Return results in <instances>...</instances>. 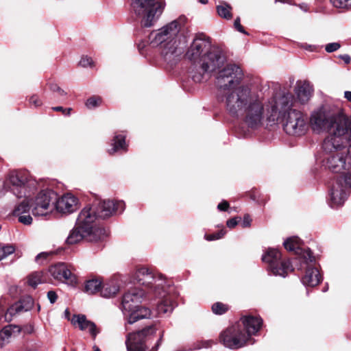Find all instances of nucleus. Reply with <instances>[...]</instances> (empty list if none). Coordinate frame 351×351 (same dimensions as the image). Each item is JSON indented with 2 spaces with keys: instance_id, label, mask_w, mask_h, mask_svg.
I'll return each instance as SVG.
<instances>
[{
  "instance_id": "f257e3e1",
  "label": "nucleus",
  "mask_w": 351,
  "mask_h": 351,
  "mask_svg": "<svg viewBox=\"0 0 351 351\" xmlns=\"http://www.w3.org/2000/svg\"><path fill=\"white\" fill-rule=\"evenodd\" d=\"M244 74L236 64H228L219 71L216 82L224 95L225 108L232 117L252 130L262 128L266 121L278 122L289 107L290 93L276 95L266 103L263 97L252 93L247 85H241Z\"/></svg>"
},
{
  "instance_id": "f03ea898",
  "label": "nucleus",
  "mask_w": 351,
  "mask_h": 351,
  "mask_svg": "<svg viewBox=\"0 0 351 351\" xmlns=\"http://www.w3.org/2000/svg\"><path fill=\"white\" fill-rule=\"evenodd\" d=\"M310 123L314 132L328 133L322 144L326 152L337 151L351 141V121L341 114H331L320 108L311 114Z\"/></svg>"
},
{
  "instance_id": "7ed1b4c3",
  "label": "nucleus",
  "mask_w": 351,
  "mask_h": 351,
  "mask_svg": "<svg viewBox=\"0 0 351 351\" xmlns=\"http://www.w3.org/2000/svg\"><path fill=\"white\" fill-rule=\"evenodd\" d=\"M134 280L139 286H143L136 288L144 290L145 295H153L160 299L156 308L159 316L170 314L173 311L177 303L165 289L166 282L162 275H156L149 269L141 267L136 269Z\"/></svg>"
},
{
  "instance_id": "20e7f679",
  "label": "nucleus",
  "mask_w": 351,
  "mask_h": 351,
  "mask_svg": "<svg viewBox=\"0 0 351 351\" xmlns=\"http://www.w3.org/2000/svg\"><path fill=\"white\" fill-rule=\"evenodd\" d=\"M145 295V291L132 288L126 292L122 299L121 309L127 317V323L132 324L141 319L150 318L152 311L149 308L139 306Z\"/></svg>"
},
{
  "instance_id": "39448f33",
  "label": "nucleus",
  "mask_w": 351,
  "mask_h": 351,
  "mask_svg": "<svg viewBox=\"0 0 351 351\" xmlns=\"http://www.w3.org/2000/svg\"><path fill=\"white\" fill-rule=\"evenodd\" d=\"M204 53L201 59V69L202 73L192 75L193 80L200 82L203 79V74L211 73L221 68L227 61V54L221 45H204Z\"/></svg>"
},
{
  "instance_id": "423d86ee",
  "label": "nucleus",
  "mask_w": 351,
  "mask_h": 351,
  "mask_svg": "<svg viewBox=\"0 0 351 351\" xmlns=\"http://www.w3.org/2000/svg\"><path fill=\"white\" fill-rule=\"evenodd\" d=\"M293 95L291 93V99L289 107L285 110L278 121L282 122L284 131L289 135L302 136L308 129V117L300 110L291 109Z\"/></svg>"
},
{
  "instance_id": "0eeeda50",
  "label": "nucleus",
  "mask_w": 351,
  "mask_h": 351,
  "mask_svg": "<svg viewBox=\"0 0 351 351\" xmlns=\"http://www.w3.org/2000/svg\"><path fill=\"white\" fill-rule=\"evenodd\" d=\"M165 7L164 0H132V8L134 13L142 18L145 27H151L162 14Z\"/></svg>"
},
{
  "instance_id": "6e6552de",
  "label": "nucleus",
  "mask_w": 351,
  "mask_h": 351,
  "mask_svg": "<svg viewBox=\"0 0 351 351\" xmlns=\"http://www.w3.org/2000/svg\"><path fill=\"white\" fill-rule=\"evenodd\" d=\"M35 182L29 179V173L23 171H12L8 175L3 182L6 191H10L16 197L21 198L30 195Z\"/></svg>"
},
{
  "instance_id": "1a4fd4ad",
  "label": "nucleus",
  "mask_w": 351,
  "mask_h": 351,
  "mask_svg": "<svg viewBox=\"0 0 351 351\" xmlns=\"http://www.w3.org/2000/svg\"><path fill=\"white\" fill-rule=\"evenodd\" d=\"M351 189L349 176H337L328 190V204L332 208L341 206L348 198Z\"/></svg>"
},
{
  "instance_id": "9d476101",
  "label": "nucleus",
  "mask_w": 351,
  "mask_h": 351,
  "mask_svg": "<svg viewBox=\"0 0 351 351\" xmlns=\"http://www.w3.org/2000/svg\"><path fill=\"white\" fill-rule=\"evenodd\" d=\"M219 341L225 347L232 350L254 343L249 339L240 322L223 330L219 335Z\"/></svg>"
},
{
  "instance_id": "9b49d317",
  "label": "nucleus",
  "mask_w": 351,
  "mask_h": 351,
  "mask_svg": "<svg viewBox=\"0 0 351 351\" xmlns=\"http://www.w3.org/2000/svg\"><path fill=\"white\" fill-rule=\"evenodd\" d=\"M315 259L311 252L300 256L295 263V267L298 270H305V274L302 278V282L305 286L315 287L322 280L319 270L315 267Z\"/></svg>"
},
{
  "instance_id": "f8f14e48",
  "label": "nucleus",
  "mask_w": 351,
  "mask_h": 351,
  "mask_svg": "<svg viewBox=\"0 0 351 351\" xmlns=\"http://www.w3.org/2000/svg\"><path fill=\"white\" fill-rule=\"evenodd\" d=\"M187 19L180 16L157 32L150 34L151 44H169L172 43L177 34L184 27Z\"/></svg>"
},
{
  "instance_id": "ddd939ff",
  "label": "nucleus",
  "mask_w": 351,
  "mask_h": 351,
  "mask_svg": "<svg viewBox=\"0 0 351 351\" xmlns=\"http://www.w3.org/2000/svg\"><path fill=\"white\" fill-rule=\"evenodd\" d=\"M262 261L268 264L269 269L275 276L285 278L294 269L290 260L282 259L281 253L275 248H269L263 255Z\"/></svg>"
},
{
  "instance_id": "4468645a",
  "label": "nucleus",
  "mask_w": 351,
  "mask_h": 351,
  "mask_svg": "<svg viewBox=\"0 0 351 351\" xmlns=\"http://www.w3.org/2000/svg\"><path fill=\"white\" fill-rule=\"evenodd\" d=\"M58 194L52 189L41 190L34 198L30 199L32 213L34 216L46 215L54 208Z\"/></svg>"
},
{
  "instance_id": "2eb2a0df",
  "label": "nucleus",
  "mask_w": 351,
  "mask_h": 351,
  "mask_svg": "<svg viewBox=\"0 0 351 351\" xmlns=\"http://www.w3.org/2000/svg\"><path fill=\"white\" fill-rule=\"evenodd\" d=\"M156 331L153 326H149L141 330L129 333L125 341L128 351H145L147 338L154 335Z\"/></svg>"
},
{
  "instance_id": "dca6fc26",
  "label": "nucleus",
  "mask_w": 351,
  "mask_h": 351,
  "mask_svg": "<svg viewBox=\"0 0 351 351\" xmlns=\"http://www.w3.org/2000/svg\"><path fill=\"white\" fill-rule=\"evenodd\" d=\"M106 236L107 233L105 229H97L95 233L92 234L83 227H80V226L75 223V226L70 231L66 239V243L69 245H73L80 242L84 239H86L90 241L96 242L103 239Z\"/></svg>"
},
{
  "instance_id": "f3484780",
  "label": "nucleus",
  "mask_w": 351,
  "mask_h": 351,
  "mask_svg": "<svg viewBox=\"0 0 351 351\" xmlns=\"http://www.w3.org/2000/svg\"><path fill=\"white\" fill-rule=\"evenodd\" d=\"M99 218L106 219L117 213H121L125 209L123 201L110 199L96 200L93 204Z\"/></svg>"
},
{
  "instance_id": "a211bd4d",
  "label": "nucleus",
  "mask_w": 351,
  "mask_h": 351,
  "mask_svg": "<svg viewBox=\"0 0 351 351\" xmlns=\"http://www.w3.org/2000/svg\"><path fill=\"white\" fill-rule=\"evenodd\" d=\"M99 218L96 210L94 209L92 204L84 207L78 215L76 223L80 227H83L92 234L96 232L97 229H104L102 227L97 226L95 221Z\"/></svg>"
},
{
  "instance_id": "6ab92c4d",
  "label": "nucleus",
  "mask_w": 351,
  "mask_h": 351,
  "mask_svg": "<svg viewBox=\"0 0 351 351\" xmlns=\"http://www.w3.org/2000/svg\"><path fill=\"white\" fill-rule=\"evenodd\" d=\"M324 165L333 173H340L343 176L347 171V157L341 152L330 154L324 160Z\"/></svg>"
},
{
  "instance_id": "aec40b11",
  "label": "nucleus",
  "mask_w": 351,
  "mask_h": 351,
  "mask_svg": "<svg viewBox=\"0 0 351 351\" xmlns=\"http://www.w3.org/2000/svg\"><path fill=\"white\" fill-rule=\"evenodd\" d=\"M54 279L69 285H74L77 282V278L72 274L64 263H59L51 266L49 270Z\"/></svg>"
},
{
  "instance_id": "412c9836",
  "label": "nucleus",
  "mask_w": 351,
  "mask_h": 351,
  "mask_svg": "<svg viewBox=\"0 0 351 351\" xmlns=\"http://www.w3.org/2000/svg\"><path fill=\"white\" fill-rule=\"evenodd\" d=\"M54 208L59 213L69 214L77 208V199L70 193H66L55 201Z\"/></svg>"
},
{
  "instance_id": "4be33fe9",
  "label": "nucleus",
  "mask_w": 351,
  "mask_h": 351,
  "mask_svg": "<svg viewBox=\"0 0 351 351\" xmlns=\"http://www.w3.org/2000/svg\"><path fill=\"white\" fill-rule=\"evenodd\" d=\"M34 304V300L31 296L25 295L22 297L18 302L13 304L7 310L5 315V319L11 320V317L16 314L31 310Z\"/></svg>"
},
{
  "instance_id": "5701e85b",
  "label": "nucleus",
  "mask_w": 351,
  "mask_h": 351,
  "mask_svg": "<svg viewBox=\"0 0 351 351\" xmlns=\"http://www.w3.org/2000/svg\"><path fill=\"white\" fill-rule=\"evenodd\" d=\"M241 326L252 341L251 336L255 335L261 328L263 320L260 317L252 315L243 316L241 318Z\"/></svg>"
},
{
  "instance_id": "b1692460",
  "label": "nucleus",
  "mask_w": 351,
  "mask_h": 351,
  "mask_svg": "<svg viewBox=\"0 0 351 351\" xmlns=\"http://www.w3.org/2000/svg\"><path fill=\"white\" fill-rule=\"evenodd\" d=\"M283 245L287 250L295 252V257L293 258V264L294 266L300 256H303L304 253L311 252L308 248L306 250L303 249L301 247L300 239L295 237L288 238L284 241Z\"/></svg>"
},
{
  "instance_id": "393cba45",
  "label": "nucleus",
  "mask_w": 351,
  "mask_h": 351,
  "mask_svg": "<svg viewBox=\"0 0 351 351\" xmlns=\"http://www.w3.org/2000/svg\"><path fill=\"white\" fill-rule=\"evenodd\" d=\"M313 87L308 82H298L295 88L297 98L301 104L306 103L312 96Z\"/></svg>"
},
{
  "instance_id": "a878e982",
  "label": "nucleus",
  "mask_w": 351,
  "mask_h": 351,
  "mask_svg": "<svg viewBox=\"0 0 351 351\" xmlns=\"http://www.w3.org/2000/svg\"><path fill=\"white\" fill-rule=\"evenodd\" d=\"M72 323L75 325L77 324L82 330L88 329L93 337H95L98 333L96 325L93 322L87 320L84 315H74L72 319Z\"/></svg>"
},
{
  "instance_id": "bb28decb",
  "label": "nucleus",
  "mask_w": 351,
  "mask_h": 351,
  "mask_svg": "<svg viewBox=\"0 0 351 351\" xmlns=\"http://www.w3.org/2000/svg\"><path fill=\"white\" fill-rule=\"evenodd\" d=\"M21 331L20 326L16 325H8L5 326L0 331V347L2 348L8 344L12 336H14Z\"/></svg>"
},
{
  "instance_id": "cd10ccee",
  "label": "nucleus",
  "mask_w": 351,
  "mask_h": 351,
  "mask_svg": "<svg viewBox=\"0 0 351 351\" xmlns=\"http://www.w3.org/2000/svg\"><path fill=\"white\" fill-rule=\"evenodd\" d=\"M204 53V45H189L187 48L185 58L192 62L195 63L197 61L201 62L202 56Z\"/></svg>"
},
{
  "instance_id": "c85d7f7f",
  "label": "nucleus",
  "mask_w": 351,
  "mask_h": 351,
  "mask_svg": "<svg viewBox=\"0 0 351 351\" xmlns=\"http://www.w3.org/2000/svg\"><path fill=\"white\" fill-rule=\"evenodd\" d=\"M162 47L161 53L164 57L165 60L168 62H173L176 60V58L179 57L182 51L178 49L176 45H160Z\"/></svg>"
},
{
  "instance_id": "c756f323",
  "label": "nucleus",
  "mask_w": 351,
  "mask_h": 351,
  "mask_svg": "<svg viewBox=\"0 0 351 351\" xmlns=\"http://www.w3.org/2000/svg\"><path fill=\"white\" fill-rule=\"evenodd\" d=\"M119 291V286L114 281L104 284L101 289V295L104 298L114 296Z\"/></svg>"
},
{
  "instance_id": "7c9ffc66",
  "label": "nucleus",
  "mask_w": 351,
  "mask_h": 351,
  "mask_svg": "<svg viewBox=\"0 0 351 351\" xmlns=\"http://www.w3.org/2000/svg\"><path fill=\"white\" fill-rule=\"evenodd\" d=\"M113 147L109 150V154H112L114 152L123 149L127 150L125 145V136L121 134L116 135L113 139Z\"/></svg>"
},
{
  "instance_id": "2f4dec72",
  "label": "nucleus",
  "mask_w": 351,
  "mask_h": 351,
  "mask_svg": "<svg viewBox=\"0 0 351 351\" xmlns=\"http://www.w3.org/2000/svg\"><path fill=\"white\" fill-rule=\"evenodd\" d=\"M101 281L98 279H91L86 282L84 291L88 294H94L101 291Z\"/></svg>"
},
{
  "instance_id": "473e14b6",
  "label": "nucleus",
  "mask_w": 351,
  "mask_h": 351,
  "mask_svg": "<svg viewBox=\"0 0 351 351\" xmlns=\"http://www.w3.org/2000/svg\"><path fill=\"white\" fill-rule=\"evenodd\" d=\"M29 196L24 197L25 199L14 209L13 215L19 216L29 213L31 208L30 199H28Z\"/></svg>"
},
{
  "instance_id": "72a5a7b5",
  "label": "nucleus",
  "mask_w": 351,
  "mask_h": 351,
  "mask_svg": "<svg viewBox=\"0 0 351 351\" xmlns=\"http://www.w3.org/2000/svg\"><path fill=\"white\" fill-rule=\"evenodd\" d=\"M45 278L43 271H36L31 274L28 278V284L33 288H36L38 285L43 283Z\"/></svg>"
},
{
  "instance_id": "f704fd0d",
  "label": "nucleus",
  "mask_w": 351,
  "mask_h": 351,
  "mask_svg": "<svg viewBox=\"0 0 351 351\" xmlns=\"http://www.w3.org/2000/svg\"><path fill=\"white\" fill-rule=\"evenodd\" d=\"M231 10L232 8L226 3L217 6V11L218 14L221 17L226 19H230L232 18Z\"/></svg>"
},
{
  "instance_id": "c9c22d12",
  "label": "nucleus",
  "mask_w": 351,
  "mask_h": 351,
  "mask_svg": "<svg viewBox=\"0 0 351 351\" xmlns=\"http://www.w3.org/2000/svg\"><path fill=\"white\" fill-rule=\"evenodd\" d=\"M15 251V247L13 245L0 244V261L12 254Z\"/></svg>"
},
{
  "instance_id": "e433bc0d",
  "label": "nucleus",
  "mask_w": 351,
  "mask_h": 351,
  "mask_svg": "<svg viewBox=\"0 0 351 351\" xmlns=\"http://www.w3.org/2000/svg\"><path fill=\"white\" fill-rule=\"evenodd\" d=\"M229 310L227 304L217 302L213 304L212 311L216 315H223Z\"/></svg>"
},
{
  "instance_id": "4c0bfd02",
  "label": "nucleus",
  "mask_w": 351,
  "mask_h": 351,
  "mask_svg": "<svg viewBox=\"0 0 351 351\" xmlns=\"http://www.w3.org/2000/svg\"><path fill=\"white\" fill-rule=\"evenodd\" d=\"M330 2L338 8L348 9L351 8V0H330Z\"/></svg>"
},
{
  "instance_id": "58836bf2",
  "label": "nucleus",
  "mask_w": 351,
  "mask_h": 351,
  "mask_svg": "<svg viewBox=\"0 0 351 351\" xmlns=\"http://www.w3.org/2000/svg\"><path fill=\"white\" fill-rule=\"evenodd\" d=\"M101 99L99 97H91L87 99L86 106L88 108L92 109L100 105Z\"/></svg>"
},
{
  "instance_id": "ea45409f",
  "label": "nucleus",
  "mask_w": 351,
  "mask_h": 351,
  "mask_svg": "<svg viewBox=\"0 0 351 351\" xmlns=\"http://www.w3.org/2000/svg\"><path fill=\"white\" fill-rule=\"evenodd\" d=\"M198 42H202V43H210L211 39L209 36H208L207 35H206L204 33H197L195 34L194 38L193 39L192 44H195L196 43H198Z\"/></svg>"
},
{
  "instance_id": "a19ab883",
  "label": "nucleus",
  "mask_w": 351,
  "mask_h": 351,
  "mask_svg": "<svg viewBox=\"0 0 351 351\" xmlns=\"http://www.w3.org/2000/svg\"><path fill=\"white\" fill-rule=\"evenodd\" d=\"M226 234V231L224 230H221L216 233L206 234V239L208 241H213L216 239H219L222 238Z\"/></svg>"
},
{
  "instance_id": "79ce46f5",
  "label": "nucleus",
  "mask_w": 351,
  "mask_h": 351,
  "mask_svg": "<svg viewBox=\"0 0 351 351\" xmlns=\"http://www.w3.org/2000/svg\"><path fill=\"white\" fill-rule=\"evenodd\" d=\"M346 157H347V165L348 167H347V171L345 175L349 176L351 178V144L349 145L348 148L347 149L346 152Z\"/></svg>"
},
{
  "instance_id": "37998d69",
  "label": "nucleus",
  "mask_w": 351,
  "mask_h": 351,
  "mask_svg": "<svg viewBox=\"0 0 351 351\" xmlns=\"http://www.w3.org/2000/svg\"><path fill=\"white\" fill-rule=\"evenodd\" d=\"M17 217L19 221L24 225H30L32 223V217L29 214L21 215Z\"/></svg>"
},
{
  "instance_id": "c03bdc74",
  "label": "nucleus",
  "mask_w": 351,
  "mask_h": 351,
  "mask_svg": "<svg viewBox=\"0 0 351 351\" xmlns=\"http://www.w3.org/2000/svg\"><path fill=\"white\" fill-rule=\"evenodd\" d=\"M50 254L51 253L49 252H41L36 256L35 261L38 264H43V261L47 260Z\"/></svg>"
},
{
  "instance_id": "a18cd8bd",
  "label": "nucleus",
  "mask_w": 351,
  "mask_h": 351,
  "mask_svg": "<svg viewBox=\"0 0 351 351\" xmlns=\"http://www.w3.org/2000/svg\"><path fill=\"white\" fill-rule=\"evenodd\" d=\"M93 64L92 58L88 56H82L80 61V64L83 67H86L88 66H92Z\"/></svg>"
},
{
  "instance_id": "49530a36",
  "label": "nucleus",
  "mask_w": 351,
  "mask_h": 351,
  "mask_svg": "<svg viewBox=\"0 0 351 351\" xmlns=\"http://www.w3.org/2000/svg\"><path fill=\"white\" fill-rule=\"evenodd\" d=\"M51 109L54 111L62 112L64 115H69L72 110L71 108H64L62 106L53 107Z\"/></svg>"
},
{
  "instance_id": "de8ad7c7",
  "label": "nucleus",
  "mask_w": 351,
  "mask_h": 351,
  "mask_svg": "<svg viewBox=\"0 0 351 351\" xmlns=\"http://www.w3.org/2000/svg\"><path fill=\"white\" fill-rule=\"evenodd\" d=\"M29 103L32 105H34L35 107L40 106L42 104L41 101L39 99L38 97L36 95H33L29 99Z\"/></svg>"
},
{
  "instance_id": "09e8293b",
  "label": "nucleus",
  "mask_w": 351,
  "mask_h": 351,
  "mask_svg": "<svg viewBox=\"0 0 351 351\" xmlns=\"http://www.w3.org/2000/svg\"><path fill=\"white\" fill-rule=\"evenodd\" d=\"M47 298L51 304H54L58 298L56 293L53 291H49L47 293Z\"/></svg>"
},
{
  "instance_id": "8fccbe9b",
  "label": "nucleus",
  "mask_w": 351,
  "mask_h": 351,
  "mask_svg": "<svg viewBox=\"0 0 351 351\" xmlns=\"http://www.w3.org/2000/svg\"><path fill=\"white\" fill-rule=\"evenodd\" d=\"M238 219H241L240 217L239 218L234 217V218H232V219L228 220L227 223H226L227 226L230 228H234L239 222Z\"/></svg>"
},
{
  "instance_id": "3c124183",
  "label": "nucleus",
  "mask_w": 351,
  "mask_h": 351,
  "mask_svg": "<svg viewBox=\"0 0 351 351\" xmlns=\"http://www.w3.org/2000/svg\"><path fill=\"white\" fill-rule=\"evenodd\" d=\"M234 26L235 29H237L239 32L244 33V34L245 33L243 26L241 25V22H240V19L239 18H237L234 20Z\"/></svg>"
},
{
  "instance_id": "603ef678",
  "label": "nucleus",
  "mask_w": 351,
  "mask_h": 351,
  "mask_svg": "<svg viewBox=\"0 0 351 351\" xmlns=\"http://www.w3.org/2000/svg\"><path fill=\"white\" fill-rule=\"evenodd\" d=\"M251 219H250V215H245L243 217V219L242 221V226L243 228H246V227H248L250 226V223H251Z\"/></svg>"
},
{
  "instance_id": "864d4df0",
  "label": "nucleus",
  "mask_w": 351,
  "mask_h": 351,
  "mask_svg": "<svg viewBox=\"0 0 351 351\" xmlns=\"http://www.w3.org/2000/svg\"><path fill=\"white\" fill-rule=\"evenodd\" d=\"M229 207V204L226 201H223L221 203H219L217 206V208L221 211H225Z\"/></svg>"
},
{
  "instance_id": "5fc2aeb1",
  "label": "nucleus",
  "mask_w": 351,
  "mask_h": 351,
  "mask_svg": "<svg viewBox=\"0 0 351 351\" xmlns=\"http://www.w3.org/2000/svg\"><path fill=\"white\" fill-rule=\"evenodd\" d=\"M341 45H326L325 50L328 53H331L339 49Z\"/></svg>"
},
{
  "instance_id": "6e6d98bb",
  "label": "nucleus",
  "mask_w": 351,
  "mask_h": 351,
  "mask_svg": "<svg viewBox=\"0 0 351 351\" xmlns=\"http://www.w3.org/2000/svg\"><path fill=\"white\" fill-rule=\"evenodd\" d=\"M213 341H210V340H208V341H202L200 342L201 343V346L198 347V348H210L211 347L212 344H213Z\"/></svg>"
},
{
  "instance_id": "4d7b16f0",
  "label": "nucleus",
  "mask_w": 351,
  "mask_h": 351,
  "mask_svg": "<svg viewBox=\"0 0 351 351\" xmlns=\"http://www.w3.org/2000/svg\"><path fill=\"white\" fill-rule=\"evenodd\" d=\"M304 50L308 51H314L316 50V45H302Z\"/></svg>"
},
{
  "instance_id": "13d9d810",
  "label": "nucleus",
  "mask_w": 351,
  "mask_h": 351,
  "mask_svg": "<svg viewBox=\"0 0 351 351\" xmlns=\"http://www.w3.org/2000/svg\"><path fill=\"white\" fill-rule=\"evenodd\" d=\"M49 88L53 92H57L60 90V87L56 84H50Z\"/></svg>"
},
{
  "instance_id": "bf43d9fd",
  "label": "nucleus",
  "mask_w": 351,
  "mask_h": 351,
  "mask_svg": "<svg viewBox=\"0 0 351 351\" xmlns=\"http://www.w3.org/2000/svg\"><path fill=\"white\" fill-rule=\"evenodd\" d=\"M341 59L345 62L346 64H349L351 61V58L349 55H343L341 56Z\"/></svg>"
},
{
  "instance_id": "052dcab7",
  "label": "nucleus",
  "mask_w": 351,
  "mask_h": 351,
  "mask_svg": "<svg viewBox=\"0 0 351 351\" xmlns=\"http://www.w3.org/2000/svg\"><path fill=\"white\" fill-rule=\"evenodd\" d=\"M344 97L350 102H351V91H345Z\"/></svg>"
},
{
  "instance_id": "680f3d73",
  "label": "nucleus",
  "mask_w": 351,
  "mask_h": 351,
  "mask_svg": "<svg viewBox=\"0 0 351 351\" xmlns=\"http://www.w3.org/2000/svg\"><path fill=\"white\" fill-rule=\"evenodd\" d=\"M57 92L58 93L59 95H60V96H64L66 95L65 91L60 88V90H58Z\"/></svg>"
},
{
  "instance_id": "e2e57ef3",
  "label": "nucleus",
  "mask_w": 351,
  "mask_h": 351,
  "mask_svg": "<svg viewBox=\"0 0 351 351\" xmlns=\"http://www.w3.org/2000/svg\"><path fill=\"white\" fill-rule=\"evenodd\" d=\"M138 51H139V52H140L142 55H143V49L145 48V47H146V45H142V46H141V45H138Z\"/></svg>"
},
{
  "instance_id": "0e129e2a",
  "label": "nucleus",
  "mask_w": 351,
  "mask_h": 351,
  "mask_svg": "<svg viewBox=\"0 0 351 351\" xmlns=\"http://www.w3.org/2000/svg\"><path fill=\"white\" fill-rule=\"evenodd\" d=\"M33 330V328L32 326H29V327H27L26 328V330H25V332H27V333H31Z\"/></svg>"
},
{
  "instance_id": "69168bd1",
  "label": "nucleus",
  "mask_w": 351,
  "mask_h": 351,
  "mask_svg": "<svg viewBox=\"0 0 351 351\" xmlns=\"http://www.w3.org/2000/svg\"><path fill=\"white\" fill-rule=\"evenodd\" d=\"M162 340V336L160 337V339L158 340V342L156 343V347L158 348L159 346V344Z\"/></svg>"
},
{
  "instance_id": "338daca9",
  "label": "nucleus",
  "mask_w": 351,
  "mask_h": 351,
  "mask_svg": "<svg viewBox=\"0 0 351 351\" xmlns=\"http://www.w3.org/2000/svg\"><path fill=\"white\" fill-rule=\"evenodd\" d=\"M199 1L203 4H206L208 3V0H199Z\"/></svg>"
},
{
  "instance_id": "774afa93",
  "label": "nucleus",
  "mask_w": 351,
  "mask_h": 351,
  "mask_svg": "<svg viewBox=\"0 0 351 351\" xmlns=\"http://www.w3.org/2000/svg\"><path fill=\"white\" fill-rule=\"evenodd\" d=\"M94 350L95 351H101L100 349L98 348V347H94Z\"/></svg>"
}]
</instances>
